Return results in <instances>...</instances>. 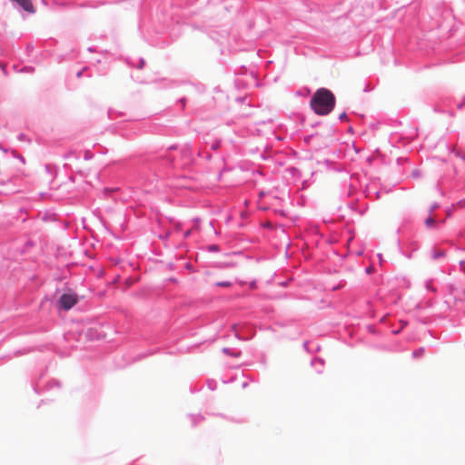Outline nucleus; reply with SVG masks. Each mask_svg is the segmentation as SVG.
<instances>
[{
	"label": "nucleus",
	"instance_id": "nucleus-5",
	"mask_svg": "<svg viewBox=\"0 0 465 465\" xmlns=\"http://www.w3.org/2000/svg\"><path fill=\"white\" fill-rule=\"evenodd\" d=\"M340 119H341V120H345V119H347V114H346L345 113L341 114L340 115Z\"/></svg>",
	"mask_w": 465,
	"mask_h": 465
},
{
	"label": "nucleus",
	"instance_id": "nucleus-2",
	"mask_svg": "<svg viewBox=\"0 0 465 465\" xmlns=\"http://www.w3.org/2000/svg\"><path fill=\"white\" fill-rule=\"evenodd\" d=\"M78 302V296L75 293H64L58 301L59 307L64 311L73 308Z\"/></svg>",
	"mask_w": 465,
	"mask_h": 465
},
{
	"label": "nucleus",
	"instance_id": "nucleus-1",
	"mask_svg": "<svg viewBox=\"0 0 465 465\" xmlns=\"http://www.w3.org/2000/svg\"><path fill=\"white\" fill-rule=\"evenodd\" d=\"M336 99L334 94L326 88L318 89L311 98L310 105L318 115H327L334 108Z\"/></svg>",
	"mask_w": 465,
	"mask_h": 465
},
{
	"label": "nucleus",
	"instance_id": "nucleus-3",
	"mask_svg": "<svg viewBox=\"0 0 465 465\" xmlns=\"http://www.w3.org/2000/svg\"><path fill=\"white\" fill-rule=\"evenodd\" d=\"M434 223H435V220H434L432 217H428V218L425 220V224H426V226H428V227H431Z\"/></svg>",
	"mask_w": 465,
	"mask_h": 465
},
{
	"label": "nucleus",
	"instance_id": "nucleus-6",
	"mask_svg": "<svg viewBox=\"0 0 465 465\" xmlns=\"http://www.w3.org/2000/svg\"><path fill=\"white\" fill-rule=\"evenodd\" d=\"M189 233H190V232H189V231H187V232H185V237H187V236L189 235Z\"/></svg>",
	"mask_w": 465,
	"mask_h": 465
},
{
	"label": "nucleus",
	"instance_id": "nucleus-4",
	"mask_svg": "<svg viewBox=\"0 0 465 465\" xmlns=\"http://www.w3.org/2000/svg\"><path fill=\"white\" fill-rule=\"evenodd\" d=\"M217 286H221V287H230L232 285V282H218L216 283Z\"/></svg>",
	"mask_w": 465,
	"mask_h": 465
}]
</instances>
